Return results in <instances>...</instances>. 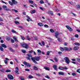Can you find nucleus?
<instances>
[{"label":"nucleus","instance_id":"nucleus-20","mask_svg":"<svg viewBox=\"0 0 80 80\" xmlns=\"http://www.w3.org/2000/svg\"><path fill=\"white\" fill-rule=\"evenodd\" d=\"M57 66L56 65H54L53 66V68L55 69L57 71H58V69L57 68Z\"/></svg>","mask_w":80,"mask_h":80},{"label":"nucleus","instance_id":"nucleus-61","mask_svg":"<svg viewBox=\"0 0 80 80\" xmlns=\"http://www.w3.org/2000/svg\"><path fill=\"white\" fill-rule=\"evenodd\" d=\"M77 8H80V5H78L77 6Z\"/></svg>","mask_w":80,"mask_h":80},{"label":"nucleus","instance_id":"nucleus-59","mask_svg":"<svg viewBox=\"0 0 80 80\" xmlns=\"http://www.w3.org/2000/svg\"><path fill=\"white\" fill-rule=\"evenodd\" d=\"M46 78H48V79H50V77L48 76H45Z\"/></svg>","mask_w":80,"mask_h":80},{"label":"nucleus","instance_id":"nucleus-15","mask_svg":"<svg viewBox=\"0 0 80 80\" xmlns=\"http://www.w3.org/2000/svg\"><path fill=\"white\" fill-rule=\"evenodd\" d=\"M79 49L78 47H75L74 48V50H78Z\"/></svg>","mask_w":80,"mask_h":80},{"label":"nucleus","instance_id":"nucleus-53","mask_svg":"<svg viewBox=\"0 0 80 80\" xmlns=\"http://www.w3.org/2000/svg\"><path fill=\"white\" fill-rule=\"evenodd\" d=\"M14 59L15 60V61H16V62H17V63H18V60H17V59H16V58H15Z\"/></svg>","mask_w":80,"mask_h":80},{"label":"nucleus","instance_id":"nucleus-42","mask_svg":"<svg viewBox=\"0 0 80 80\" xmlns=\"http://www.w3.org/2000/svg\"><path fill=\"white\" fill-rule=\"evenodd\" d=\"M42 43L43 46H45V42L43 41H42Z\"/></svg>","mask_w":80,"mask_h":80},{"label":"nucleus","instance_id":"nucleus-8","mask_svg":"<svg viewBox=\"0 0 80 80\" xmlns=\"http://www.w3.org/2000/svg\"><path fill=\"white\" fill-rule=\"evenodd\" d=\"M16 71H15V72L16 73H17L18 75L19 74V72H18V67H16L15 68Z\"/></svg>","mask_w":80,"mask_h":80},{"label":"nucleus","instance_id":"nucleus-2","mask_svg":"<svg viewBox=\"0 0 80 80\" xmlns=\"http://www.w3.org/2000/svg\"><path fill=\"white\" fill-rule=\"evenodd\" d=\"M21 45L22 47H24V48H28V45L25 43L22 44Z\"/></svg>","mask_w":80,"mask_h":80},{"label":"nucleus","instance_id":"nucleus-43","mask_svg":"<svg viewBox=\"0 0 80 80\" xmlns=\"http://www.w3.org/2000/svg\"><path fill=\"white\" fill-rule=\"evenodd\" d=\"M50 52L48 51L47 53V55H50Z\"/></svg>","mask_w":80,"mask_h":80},{"label":"nucleus","instance_id":"nucleus-50","mask_svg":"<svg viewBox=\"0 0 80 80\" xmlns=\"http://www.w3.org/2000/svg\"><path fill=\"white\" fill-rule=\"evenodd\" d=\"M75 37H76V38H78L79 36H78V34H76L75 35Z\"/></svg>","mask_w":80,"mask_h":80},{"label":"nucleus","instance_id":"nucleus-51","mask_svg":"<svg viewBox=\"0 0 80 80\" xmlns=\"http://www.w3.org/2000/svg\"><path fill=\"white\" fill-rule=\"evenodd\" d=\"M25 71H27V72H29V71H30V69H26Z\"/></svg>","mask_w":80,"mask_h":80},{"label":"nucleus","instance_id":"nucleus-41","mask_svg":"<svg viewBox=\"0 0 80 80\" xmlns=\"http://www.w3.org/2000/svg\"><path fill=\"white\" fill-rule=\"evenodd\" d=\"M11 41L12 43H15V41L13 39H11Z\"/></svg>","mask_w":80,"mask_h":80},{"label":"nucleus","instance_id":"nucleus-62","mask_svg":"<svg viewBox=\"0 0 80 80\" xmlns=\"http://www.w3.org/2000/svg\"><path fill=\"white\" fill-rule=\"evenodd\" d=\"M4 63L6 64H7V60H4Z\"/></svg>","mask_w":80,"mask_h":80},{"label":"nucleus","instance_id":"nucleus-58","mask_svg":"<svg viewBox=\"0 0 80 80\" xmlns=\"http://www.w3.org/2000/svg\"><path fill=\"white\" fill-rule=\"evenodd\" d=\"M26 58V59H27V60H30V58L27 57Z\"/></svg>","mask_w":80,"mask_h":80},{"label":"nucleus","instance_id":"nucleus-14","mask_svg":"<svg viewBox=\"0 0 80 80\" xmlns=\"http://www.w3.org/2000/svg\"><path fill=\"white\" fill-rule=\"evenodd\" d=\"M36 12V10H32L30 11L31 13L33 14L35 13Z\"/></svg>","mask_w":80,"mask_h":80},{"label":"nucleus","instance_id":"nucleus-54","mask_svg":"<svg viewBox=\"0 0 80 80\" xmlns=\"http://www.w3.org/2000/svg\"><path fill=\"white\" fill-rule=\"evenodd\" d=\"M14 47H18V45L17 44H14Z\"/></svg>","mask_w":80,"mask_h":80},{"label":"nucleus","instance_id":"nucleus-60","mask_svg":"<svg viewBox=\"0 0 80 80\" xmlns=\"http://www.w3.org/2000/svg\"><path fill=\"white\" fill-rule=\"evenodd\" d=\"M33 52V51L32 50H31L29 52V53H32Z\"/></svg>","mask_w":80,"mask_h":80},{"label":"nucleus","instance_id":"nucleus-4","mask_svg":"<svg viewBox=\"0 0 80 80\" xmlns=\"http://www.w3.org/2000/svg\"><path fill=\"white\" fill-rule=\"evenodd\" d=\"M23 63L25 65H26L27 67H31V65H30V64L29 63H28L26 62H23Z\"/></svg>","mask_w":80,"mask_h":80},{"label":"nucleus","instance_id":"nucleus-5","mask_svg":"<svg viewBox=\"0 0 80 80\" xmlns=\"http://www.w3.org/2000/svg\"><path fill=\"white\" fill-rule=\"evenodd\" d=\"M8 77L9 79L11 80H13L14 78L13 76L11 74H9L8 75Z\"/></svg>","mask_w":80,"mask_h":80},{"label":"nucleus","instance_id":"nucleus-34","mask_svg":"<svg viewBox=\"0 0 80 80\" xmlns=\"http://www.w3.org/2000/svg\"><path fill=\"white\" fill-rule=\"evenodd\" d=\"M21 38L23 40H25V38H24V37H23V36H21Z\"/></svg>","mask_w":80,"mask_h":80},{"label":"nucleus","instance_id":"nucleus-22","mask_svg":"<svg viewBox=\"0 0 80 80\" xmlns=\"http://www.w3.org/2000/svg\"><path fill=\"white\" fill-rule=\"evenodd\" d=\"M74 44L77 46H80V43H74Z\"/></svg>","mask_w":80,"mask_h":80},{"label":"nucleus","instance_id":"nucleus-40","mask_svg":"<svg viewBox=\"0 0 80 80\" xmlns=\"http://www.w3.org/2000/svg\"><path fill=\"white\" fill-rule=\"evenodd\" d=\"M22 53H26V51L23 49H22Z\"/></svg>","mask_w":80,"mask_h":80},{"label":"nucleus","instance_id":"nucleus-27","mask_svg":"<svg viewBox=\"0 0 80 80\" xmlns=\"http://www.w3.org/2000/svg\"><path fill=\"white\" fill-rule=\"evenodd\" d=\"M58 40L59 42H62V40L59 38H58Z\"/></svg>","mask_w":80,"mask_h":80},{"label":"nucleus","instance_id":"nucleus-35","mask_svg":"<svg viewBox=\"0 0 80 80\" xmlns=\"http://www.w3.org/2000/svg\"><path fill=\"white\" fill-rule=\"evenodd\" d=\"M60 50L62 51H64V48L63 49V48H62V47H60Z\"/></svg>","mask_w":80,"mask_h":80},{"label":"nucleus","instance_id":"nucleus-64","mask_svg":"<svg viewBox=\"0 0 80 80\" xmlns=\"http://www.w3.org/2000/svg\"><path fill=\"white\" fill-rule=\"evenodd\" d=\"M26 17H27V18H28V19H30V17L28 15L26 16Z\"/></svg>","mask_w":80,"mask_h":80},{"label":"nucleus","instance_id":"nucleus-9","mask_svg":"<svg viewBox=\"0 0 80 80\" xmlns=\"http://www.w3.org/2000/svg\"><path fill=\"white\" fill-rule=\"evenodd\" d=\"M11 0L13 4H14L15 5H16V4H17V3H18V2H17V1H15V0Z\"/></svg>","mask_w":80,"mask_h":80},{"label":"nucleus","instance_id":"nucleus-26","mask_svg":"<svg viewBox=\"0 0 80 80\" xmlns=\"http://www.w3.org/2000/svg\"><path fill=\"white\" fill-rule=\"evenodd\" d=\"M39 3H40V4H43V3H44V2H43V0H41L40 1Z\"/></svg>","mask_w":80,"mask_h":80},{"label":"nucleus","instance_id":"nucleus-28","mask_svg":"<svg viewBox=\"0 0 80 80\" xmlns=\"http://www.w3.org/2000/svg\"><path fill=\"white\" fill-rule=\"evenodd\" d=\"M58 69L61 70H63V68H62V67H59L58 68Z\"/></svg>","mask_w":80,"mask_h":80},{"label":"nucleus","instance_id":"nucleus-23","mask_svg":"<svg viewBox=\"0 0 80 80\" xmlns=\"http://www.w3.org/2000/svg\"><path fill=\"white\" fill-rule=\"evenodd\" d=\"M31 60H32L33 62L35 60V57L31 58Z\"/></svg>","mask_w":80,"mask_h":80},{"label":"nucleus","instance_id":"nucleus-29","mask_svg":"<svg viewBox=\"0 0 80 80\" xmlns=\"http://www.w3.org/2000/svg\"><path fill=\"white\" fill-rule=\"evenodd\" d=\"M76 60L78 62H80V58H77Z\"/></svg>","mask_w":80,"mask_h":80},{"label":"nucleus","instance_id":"nucleus-63","mask_svg":"<svg viewBox=\"0 0 80 80\" xmlns=\"http://www.w3.org/2000/svg\"><path fill=\"white\" fill-rule=\"evenodd\" d=\"M39 8H40V9H41V10H43V8L42 7H40Z\"/></svg>","mask_w":80,"mask_h":80},{"label":"nucleus","instance_id":"nucleus-19","mask_svg":"<svg viewBox=\"0 0 80 80\" xmlns=\"http://www.w3.org/2000/svg\"><path fill=\"white\" fill-rule=\"evenodd\" d=\"M44 69H45V70H48V71L50 70V69L49 68H48L47 67H44Z\"/></svg>","mask_w":80,"mask_h":80},{"label":"nucleus","instance_id":"nucleus-18","mask_svg":"<svg viewBox=\"0 0 80 80\" xmlns=\"http://www.w3.org/2000/svg\"><path fill=\"white\" fill-rule=\"evenodd\" d=\"M33 68L35 70H38V68L35 66H33Z\"/></svg>","mask_w":80,"mask_h":80},{"label":"nucleus","instance_id":"nucleus-31","mask_svg":"<svg viewBox=\"0 0 80 80\" xmlns=\"http://www.w3.org/2000/svg\"><path fill=\"white\" fill-rule=\"evenodd\" d=\"M29 2L30 3H31V4H33V1L32 0H29Z\"/></svg>","mask_w":80,"mask_h":80},{"label":"nucleus","instance_id":"nucleus-1","mask_svg":"<svg viewBox=\"0 0 80 80\" xmlns=\"http://www.w3.org/2000/svg\"><path fill=\"white\" fill-rule=\"evenodd\" d=\"M63 60H65V62L66 63H67V64H69V63L70 62V60H69V58L67 57H65L63 59Z\"/></svg>","mask_w":80,"mask_h":80},{"label":"nucleus","instance_id":"nucleus-25","mask_svg":"<svg viewBox=\"0 0 80 80\" xmlns=\"http://www.w3.org/2000/svg\"><path fill=\"white\" fill-rule=\"evenodd\" d=\"M6 72H11V70H9V69H7L6 71Z\"/></svg>","mask_w":80,"mask_h":80},{"label":"nucleus","instance_id":"nucleus-46","mask_svg":"<svg viewBox=\"0 0 80 80\" xmlns=\"http://www.w3.org/2000/svg\"><path fill=\"white\" fill-rule=\"evenodd\" d=\"M36 74L37 75V76H38V77H40L41 76V75H40V74L36 73Z\"/></svg>","mask_w":80,"mask_h":80},{"label":"nucleus","instance_id":"nucleus-21","mask_svg":"<svg viewBox=\"0 0 80 80\" xmlns=\"http://www.w3.org/2000/svg\"><path fill=\"white\" fill-rule=\"evenodd\" d=\"M1 46H2V47H3L4 48H7V46L5 45V44H1Z\"/></svg>","mask_w":80,"mask_h":80},{"label":"nucleus","instance_id":"nucleus-38","mask_svg":"<svg viewBox=\"0 0 80 80\" xmlns=\"http://www.w3.org/2000/svg\"><path fill=\"white\" fill-rule=\"evenodd\" d=\"M54 59L55 62H58V59H57V58H54Z\"/></svg>","mask_w":80,"mask_h":80},{"label":"nucleus","instance_id":"nucleus-47","mask_svg":"<svg viewBox=\"0 0 80 80\" xmlns=\"http://www.w3.org/2000/svg\"><path fill=\"white\" fill-rule=\"evenodd\" d=\"M72 50V48H68V51H70V50Z\"/></svg>","mask_w":80,"mask_h":80},{"label":"nucleus","instance_id":"nucleus-7","mask_svg":"<svg viewBox=\"0 0 80 80\" xmlns=\"http://www.w3.org/2000/svg\"><path fill=\"white\" fill-rule=\"evenodd\" d=\"M60 35V33L58 32H56L55 33V35H54L56 38H58V36Z\"/></svg>","mask_w":80,"mask_h":80},{"label":"nucleus","instance_id":"nucleus-12","mask_svg":"<svg viewBox=\"0 0 80 80\" xmlns=\"http://www.w3.org/2000/svg\"><path fill=\"white\" fill-rule=\"evenodd\" d=\"M58 73L59 75H64L65 74L64 72H58Z\"/></svg>","mask_w":80,"mask_h":80},{"label":"nucleus","instance_id":"nucleus-24","mask_svg":"<svg viewBox=\"0 0 80 80\" xmlns=\"http://www.w3.org/2000/svg\"><path fill=\"white\" fill-rule=\"evenodd\" d=\"M6 39L8 41H9L10 40V38L8 37H7L6 38Z\"/></svg>","mask_w":80,"mask_h":80},{"label":"nucleus","instance_id":"nucleus-3","mask_svg":"<svg viewBox=\"0 0 80 80\" xmlns=\"http://www.w3.org/2000/svg\"><path fill=\"white\" fill-rule=\"evenodd\" d=\"M2 7L6 11H11V10L10 9V8H7V6H3Z\"/></svg>","mask_w":80,"mask_h":80},{"label":"nucleus","instance_id":"nucleus-39","mask_svg":"<svg viewBox=\"0 0 80 80\" xmlns=\"http://www.w3.org/2000/svg\"><path fill=\"white\" fill-rule=\"evenodd\" d=\"M50 32H52V33H53V32H54V30L51 29H50Z\"/></svg>","mask_w":80,"mask_h":80},{"label":"nucleus","instance_id":"nucleus-57","mask_svg":"<svg viewBox=\"0 0 80 80\" xmlns=\"http://www.w3.org/2000/svg\"><path fill=\"white\" fill-rule=\"evenodd\" d=\"M11 31L12 32V33H16V31L13 30H12Z\"/></svg>","mask_w":80,"mask_h":80},{"label":"nucleus","instance_id":"nucleus-32","mask_svg":"<svg viewBox=\"0 0 80 80\" xmlns=\"http://www.w3.org/2000/svg\"><path fill=\"white\" fill-rule=\"evenodd\" d=\"M27 56H28V57H32V55H31L30 54H27Z\"/></svg>","mask_w":80,"mask_h":80},{"label":"nucleus","instance_id":"nucleus-48","mask_svg":"<svg viewBox=\"0 0 80 80\" xmlns=\"http://www.w3.org/2000/svg\"><path fill=\"white\" fill-rule=\"evenodd\" d=\"M27 38L28 40H30L31 39L30 38H29V37H28V36H27Z\"/></svg>","mask_w":80,"mask_h":80},{"label":"nucleus","instance_id":"nucleus-36","mask_svg":"<svg viewBox=\"0 0 80 80\" xmlns=\"http://www.w3.org/2000/svg\"><path fill=\"white\" fill-rule=\"evenodd\" d=\"M68 48L67 47H64V50H66L67 51H68Z\"/></svg>","mask_w":80,"mask_h":80},{"label":"nucleus","instance_id":"nucleus-6","mask_svg":"<svg viewBox=\"0 0 80 80\" xmlns=\"http://www.w3.org/2000/svg\"><path fill=\"white\" fill-rule=\"evenodd\" d=\"M66 27L68 29V30H69V31H73V29L71 28L70 26H66Z\"/></svg>","mask_w":80,"mask_h":80},{"label":"nucleus","instance_id":"nucleus-10","mask_svg":"<svg viewBox=\"0 0 80 80\" xmlns=\"http://www.w3.org/2000/svg\"><path fill=\"white\" fill-rule=\"evenodd\" d=\"M17 37L15 36H14L13 37V39H14V40L16 42V43H17V42H18V40L17 39Z\"/></svg>","mask_w":80,"mask_h":80},{"label":"nucleus","instance_id":"nucleus-17","mask_svg":"<svg viewBox=\"0 0 80 80\" xmlns=\"http://www.w3.org/2000/svg\"><path fill=\"white\" fill-rule=\"evenodd\" d=\"M9 49L10 51L12 52H15V50H13L12 48H9Z\"/></svg>","mask_w":80,"mask_h":80},{"label":"nucleus","instance_id":"nucleus-33","mask_svg":"<svg viewBox=\"0 0 80 80\" xmlns=\"http://www.w3.org/2000/svg\"><path fill=\"white\" fill-rule=\"evenodd\" d=\"M9 4H10V5H12V6L13 5V3L12 2L10 1L9 2Z\"/></svg>","mask_w":80,"mask_h":80},{"label":"nucleus","instance_id":"nucleus-49","mask_svg":"<svg viewBox=\"0 0 80 80\" xmlns=\"http://www.w3.org/2000/svg\"><path fill=\"white\" fill-rule=\"evenodd\" d=\"M72 75H73V76H75L76 75V73L73 72L72 73Z\"/></svg>","mask_w":80,"mask_h":80},{"label":"nucleus","instance_id":"nucleus-16","mask_svg":"<svg viewBox=\"0 0 80 80\" xmlns=\"http://www.w3.org/2000/svg\"><path fill=\"white\" fill-rule=\"evenodd\" d=\"M38 25L39 26H40V27H42V26H43V24L42 23H38Z\"/></svg>","mask_w":80,"mask_h":80},{"label":"nucleus","instance_id":"nucleus-13","mask_svg":"<svg viewBox=\"0 0 80 80\" xmlns=\"http://www.w3.org/2000/svg\"><path fill=\"white\" fill-rule=\"evenodd\" d=\"M35 60H36V61H39L40 58L39 57H35Z\"/></svg>","mask_w":80,"mask_h":80},{"label":"nucleus","instance_id":"nucleus-30","mask_svg":"<svg viewBox=\"0 0 80 80\" xmlns=\"http://www.w3.org/2000/svg\"><path fill=\"white\" fill-rule=\"evenodd\" d=\"M0 49L1 50V51H3V48H2V46H0Z\"/></svg>","mask_w":80,"mask_h":80},{"label":"nucleus","instance_id":"nucleus-55","mask_svg":"<svg viewBox=\"0 0 80 80\" xmlns=\"http://www.w3.org/2000/svg\"><path fill=\"white\" fill-rule=\"evenodd\" d=\"M58 53L59 55H61V54H62V52H58Z\"/></svg>","mask_w":80,"mask_h":80},{"label":"nucleus","instance_id":"nucleus-11","mask_svg":"<svg viewBox=\"0 0 80 80\" xmlns=\"http://www.w3.org/2000/svg\"><path fill=\"white\" fill-rule=\"evenodd\" d=\"M48 13H49V15H53V13L52 12V11H48Z\"/></svg>","mask_w":80,"mask_h":80},{"label":"nucleus","instance_id":"nucleus-37","mask_svg":"<svg viewBox=\"0 0 80 80\" xmlns=\"http://www.w3.org/2000/svg\"><path fill=\"white\" fill-rule=\"evenodd\" d=\"M44 27H46L47 28H48L49 27V26H48V25L47 24L44 25Z\"/></svg>","mask_w":80,"mask_h":80},{"label":"nucleus","instance_id":"nucleus-44","mask_svg":"<svg viewBox=\"0 0 80 80\" xmlns=\"http://www.w3.org/2000/svg\"><path fill=\"white\" fill-rule=\"evenodd\" d=\"M14 22L16 24H19V22L17 21H14Z\"/></svg>","mask_w":80,"mask_h":80},{"label":"nucleus","instance_id":"nucleus-52","mask_svg":"<svg viewBox=\"0 0 80 80\" xmlns=\"http://www.w3.org/2000/svg\"><path fill=\"white\" fill-rule=\"evenodd\" d=\"M37 52H38V53H42V51H41V50H37Z\"/></svg>","mask_w":80,"mask_h":80},{"label":"nucleus","instance_id":"nucleus-45","mask_svg":"<svg viewBox=\"0 0 80 80\" xmlns=\"http://www.w3.org/2000/svg\"><path fill=\"white\" fill-rule=\"evenodd\" d=\"M29 78H33V76H32L31 75H29Z\"/></svg>","mask_w":80,"mask_h":80},{"label":"nucleus","instance_id":"nucleus-56","mask_svg":"<svg viewBox=\"0 0 80 80\" xmlns=\"http://www.w3.org/2000/svg\"><path fill=\"white\" fill-rule=\"evenodd\" d=\"M77 72H78L80 73V69H78L77 71Z\"/></svg>","mask_w":80,"mask_h":80}]
</instances>
